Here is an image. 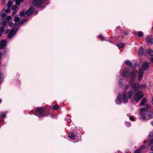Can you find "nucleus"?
<instances>
[{"label":"nucleus","instance_id":"31","mask_svg":"<svg viewBox=\"0 0 153 153\" xmlns=\"http://www.w3.org/2000/svg\"><path fill=\"white\" fill-rule=\"evenodd\" d=\"M99 37L101 39V40L102 41H103L104 40V37L102 36L101 35H99Z\"/></svg>","mask_w":153,"mask_h":153},{"label":"nucleus","instance_id":"42","mask_svg":"<svg viewBox=\"0 0 153 153\" xmlns=\"http://www.w3.org/2000/svg\"><path fill=\"white\" fill-rule=\"evenodd\" d=\"M13 25V23H10V27H11V26H12V25Z\"/></svg>","mask_w":153,"mask_h":153},{"label":"nucleus","instance_id":"15","mask_svg":"<svg viewBox=\"0 0 153 153\" xmlns=\"http://www.w3.org/2000/svg\"><path fill=\"white\" fill-rule=\"evenodd\" d=\"M121 95V94H119V96H118L117 99L116 100V102L118 104H120L121 103V101L120 99V97Z\"/></svg>","mask_w":153,"mask_h":153},{"label":"nucleus","instance_id":"43","mask_svg":"<svg viewBox=\"0 0 153 153\" xmlns=\"http://www.w3.org/2000/svg\"><path fill=\"white\" fill-rule=\"evenodd\" d=\"M6 14L5 13L3 15H1V16L3 17L6 16Z\"/></svg>","mask_w":153,"mask_h":153},{"label":"nucleus","instance_id":"9","mask_svg":"<svg viewBox=\"0 0 153 153\" xmlns=\"http://www.w3.org/2000/svg\"><path fill=\"white\" fill-rule=\"evenodd\" d=\"M143 74V71L141 69H139L137 75V78L138 80L140 81L142 79Z\"/></svg>","mask_w":153,"mask_h":153},{"label":"nucleus","instance_id":"44","mask_svg":"<svg viewBox=\"0 0 153 153\" xmlns=\"http://www.w3.org/2000/svg\"><path fill=\"white\" fill-rule=\"evenodd\" d=\"M9 31V30L8 29H7L6 31V33H8V32Z\"/></svg>","mask_w":153,"mask_h":153},{"label":"nucleus","instance_id":"40","mask_svg":"<svg viewBox=\"0 0 153 153\" xmlns=\"http://www.w3.org/2000/svg\"><path fill=\"white\" fill-rule=\"evenodd\" d=\"M129 86L128 85H127L126 86L125 89L126 90L129 88Z\"/></svg>","mask_w":153,"mask_h":153},{"label":"nucleus","instance_id":"38","mask_svg":"<svg viewBox=\"0 0 153 153\" xmlns=\"http://www.w3.org/2000/svg\"><path fill=\"white\" fill-rule=\"evenodd\" d=\"M16 11L15 10H14L13 12V15H14L16 13Z\"/></svg>","mask_w":153,"mask_h":153},{"label":"nucleus","instance_id":"32","mask_svg":"<svg viewBox=\"0 0 153 153\" xmlns=\"http://www.w3.org/2000/svg\"><path fill=\"white\" fill-rule=\"evenodd\" d=\"M153 144V139L150 142L149 145L150 146Z\"/></svg>","mask_w":153,"mask_h":153},{"label":"nucleus","instance_id":"7","mask_svg":"<svg viewBox=\"0 0 153 153\" xmlns=\"http://www.w3.org/2000/svg\"><path fill=\"white\" fill-rule=\"evenodd\" d=\"M149 63L146 62L143 63L141 67V68L140 69H141L143 71H144L148 69L149 68Z\"/></svg>","mask_w":153,"mask_h":153},{"label":"nucleus","instance_id":"33","mask_svg":"<svg viewBox=\"0 0 153 153\" xmlns=\"http://www.w3.org/2000/svg\"><path fill=\"white\" fill-rule=\"evenodd\" d=\"M145 148H146V147L144 146H143L141 147L140 149L142 151L143 150L145 149Z\"/></svg>","mask_w":153,"mask_h":153},{"label":"nucleus","instance_id":"13","mask_svg":"<svg viewBox=\"0 0 153 153\" xmlns=\"http://www.w3.org/2000/svg\"><path fill=\"white\" fill-rule=\"evenodd\" d=\"M132 89L134 91L138 90L140 88V86L138 83H136L132 85Z\"/></svg>","mask_w":153,"mask_h":153},{"label":"nucleus","instance_id":"53","mask_svg":"<svg viewBox=\"0 0 153 153\" xmlns=\"http://www.w3.org/2000/svg\"><path fill=\"white\" fill-rule=\"evenodd\" d=\"M129 126H130V123H129Z\"/></svg>","mask_w":153,"mask_h":153},{"label":"nucleus","instance_id":"6","mask_svg":"<svg viewBox=\"0 0 153 153\" xmlns=\"http://www.w3.org/2000/svg\"><path fill=\"white\" fill-rule=\"evenodd\" d=\"M44 1V0H34L33 1V4L36 7H39Z\"/></svg>","mask_w":153,"mask_h":153},{"label":"nucleus","instance_id":"2","mask_svg":"<svg viewBox=\"0 0 153 153\" xmlns=\"http://www.w3.org/2000/svg\"><path fill=\"white\" fill-rule=\"evenodd\" d=\"M140 111L141 115L140 118L141 120H148L153 118V113L152 112H150L148 114H146L147 112L146 108L140 109Z\"/></svg>","mask_w":153,"mask_h":153},{"label":"nucleus","instance_id":"39","mask_svg":"<svg viewBox=\"0 0 153 153\" xmlns=\"http://www.w3.org/2000/svg\"><path fill=\"white\" fill-rule=\"evenodd\" d=\"M2 0V2L3 3V4H5V0Z\"/></svg>","mask_w":153,"mask_h":153},{"label":"nucleus","instance_id":"50","mask_svg":"<svg viewBox=\"0 0 153 153\" xmlns=\"http://www.w3.org/2000/svg\"><path fill=\"white\" fill-rule=\"evenodd\" d=\"M1 102V100L0 99V103Z\"/></svg>","mask_w":153,"mask_h":153},{"label":"nucleus","instance_id":"5","mask_svg":"<svg viewBox=\"0 0 153 153\" xmlns=\"http://www.w3.org/2000/svg\"><path fill=\"white\" fill-rule=\"evenodd\" d=\"M11 20V17L10 16H8L5 19L3 20L1 24L4 26H5L7 25L10 22Z\"/></svg>","mask_w":153,"mask_h":153},{"label":"nucleus","instance_id":"11","mask_svg":"<svg viewBox=\"0 0 153 153\" xmlns=\"http://www.w3.org/2000/svg\"><path fill=\"white\" fill-rule=\"evenodd\" d=\"M34 10V8L33 7H31L25 12V14L28 16L30 15L33 13Z\"/></svg>","mask_w":153,"mask_h":153},{"label":"nucleus","instance_id":"20","mask_svg":"<svg viewBox=\"0 0 153 153\" xmlns=\"http://www.w3.org/2000/svg\"><path fill=\"white\" fill-rule=\"evenodd\" d=\"M13 4L12 2L11 1H8L7 6L8 8H10L12 5Z\"/></svg>","mask_w":153,"mask_h":153},{"label":"nucleus","instance_id":"23","mask_svg":"<svg viewBox=\"0 0 153 153\" xmlns=\"http://www.w3.org/2000/svg\"><path fill=\"white\" fill-rule=\"evenodd\" d=\"M125 63L127 65H129L130 67L132 65L131 62L129 61H125Z\"/></svg>","mask_w":153,"mask_h":153},{"label":"nucleus","instance_id":"18","mask_svg":"<svg viewBox=\"0 0 153 153\" xmlns=\"http://www.w3.org/2000/svg\"><path fill=\"white\" fill-rule=\"evenodd\" d=\"M146 52L149 53L152 56H153V51L151 50L150 49H148L146 50Z\"/></svg>","mask_w":153,"mask_h":153},{"label":"nucleus","instance_id":"8","mask_svg":"<svg viewBox=\"0 0 153 153\" xmlns=\"http://www.w3.org/2000/svg\"><path fill=\"white\" fill-rule=\"evenodd\" d=\"M7 42L6 40L4 39L0 42V49H2L4 48L6 45Z\"/></svg>","mask_w":153,"mask_h":153},{"label":"nucleus","instance_id":"12","mask_svg":"<svg viewBox=\"0 0 153 153\" xmlns=\"http://www.w3.org/2000/svg\"><path fill=\"white\" fill-rule=\"evenodd\" d=\"M36 112L39 115L42 116L44 111L42 108H36Z\"/></svg>","mask_w":153,"mask_h":153},{"label":"nucleus","instance_id":"30","mask_svg":"<svg viewBox=\"0 0 153 153\" xmlns=\"http://www.w3.org/2000/svg\"><path fill=\"white\" fill-rule=\"evenodd\" d=\"M10 8H9L5 10V12L7 13H8L10 12Z\"/></svg>","mask_w":153,"mask_h":153},{"label":"nucleus","instance_id":"47","mask_svg":"<svg viewBox=\"0 0 153 153\" xmlns=\"http://www.w3.org/2000/svg\"><path fill=\"white\" fill-rule=\"evenodd\" d=\"M151 149L152 151H153V146L151 147Z\"/></svg>","mask_w":153,"mask_h":153},{"label":"nucleus","instance_id":"10","mask_svg":"<svg viewBox=\"0 0 153 153\" xmlns=\"http://www.w3.org/2000/svg\"><path fill=\"white\" fill-rule=\"evenodd\" d=\"M123 100L124 103H126L128 102V98L127 96V93L126 91H124L123 93Z\"/></svg>","mask_w":153,"mask_h":153},{"label":"nucleus","instance_id":"4","mask_svg":"<svg viewBox=\"0 0 153 153\" xmlns=\"http://www.w3.org/2000/svg\"><path fill=\"white\" fill-rule=\"evenodd\" d=\"M136 74L137 71H133L129 73L128 70H124L122 73L123 77H126L129 76L132 79H134L136 78Z\"/></svg>","mask_w":153,"mask_h":153},{"label":"nucleus","instance_id":"35","mask_svg":"<svg viewBox=\"0 0 153 153\" xmlns=\"http://www.w3.org/2000/svg\"><path fill=\"white\" fill-rule=\"evenodd\" d=\"M129 119L131 120L134 121V118L131 116L129 117Z\"/></svg>","mask_w":153,"mask_h":153},{"label":"nucleus","instance_id":"51","mask_svg":"<svg viewBox=\"0 0 153 153\" xmlns=\"http://www.w3.org/2000/svg\"><path fill=\"white\" fill-rule=\"evenodd\" d=\"M152 125L153 126V121L152 122Z\"/></svg>","mask_w":153,"mask_h":153},{"label":"nucleus","instance_id":"28","mask_svg":"<svg viewBox=\"0 0 153 153\" xmlns=\"http://www.w3.org/2000/svg\"><path fill=\"white\" fill-rule=\"evenodd\" d=\"M142 151L140 149H137L135 152V153H141Z\"/></svg>","mask_w":153,"mask_h":153},{"label":"nucleus","instance_id":"54","mask_svg":"<svg viewBox=\"0 0 153 153\" xmlns=\"http://www.w3.org/2000/svg\"><path fill=\"white\" fill-rule=\"evenodd\" d=\"M45 0H44V1Z\"/></svg>","mask_w":153,"mask_h":153},{"label":"nucleus","instance_id":"21","mask_svg":"<svg viewBox=\"0 0 153 153\" xmlns=\"http://www.w3.org/2000/svg\"><path fill=\"white\" fill-rule=\"evenodd\" d=\"M117 46L118 48H123L125 46L122 43L118 44L117 45Z\"/></svg>","mask_w":153,"mask_h":153},{"label":"nucleus","instance_id":"41","mask_svg":"<svg viewBox=\"0 0 153 153\" xmlns=\"http://www.w3.org/2000/svg\"><path fill=\"white\" fill-rule=\"evenodd\" d=\"M146 87V85H142V87L143 88H145Z\"/></svg>","mask_w":153,"mask_h":153},{"label":"nucleus","instance_id":"36","mask_svg":"<svg viewBox=\"0 0 153 153\" xmlns=\"http://www.w3.org/2000/svg\"><path fill=\"white\" fill-rule=\"evenodd\" d=\"M3 80V78L1 76V75L0 73V82H1Z\"/></svg>","mask_w":153,"mask_h":153},{"label":"nucleus","instance_id":"17","mask_svg":"<svg viewBox=\"0 0 153 153\" xmlns=\"http://www.w3.org/2000/svg\"><path fill=\"white\" fill-rule=\"evenodd\" d=\"M68 137L71 139H73L75 138V136L74 134L72 133H70L69 134Z\"/></svg>","mask_w":153,"mask_h":153},{"label":"nucleus","instance_id":"27","mask_svg":"<svg viewBox=\"0 0 153 153\" xmlns=\"http://www.w3.org/2000/svg\"><path fill=\"white\" fill-rule=\"evenodd\" d=\"M6 113L5 112L1 113V117L2 118H4L5 117Z\"/></svg>","mask_w":153,"mask_h":153},{"label":"nucleus","instance_id":"48","mask_svg":"<svg viewBox=\"0 0 153 153\" xmlns=\"http://www.w3.org/2000/svg\"><path fill=\"white\" fill-rule=\"evenodd\" d=\"M152 103L153 105V97H152Z\"/></svg>","mask_w":153,"mask_h":153},{"label":"nucleus","instance_id":"3","mask_svg":"<svg viewBox=\"0 0 153 153\" xmlns=\"http://www.w3.org/2000/svg\"><path fill=\"white\" fill-rule=\"evenodd\" d=\"M15 22L14 25H13V28H14L15 26H18L21 24L22 22V20H21L19 17L18 16H16L14 19ZM16 33V31L14 28L13 30H11L9 32L8 37L10 39Z\"/></svg>","mask_w":153,"mask_h":153},{"label":"nucleus","instance_id":"52","mask_svg":"<svg viewBox=\"0 0 153 153\" xmlns=\"http://www.w3.org/2000/svg\"><path fill=\"white\" fill-rule=\"evenodd\" d=\"M119 85L120 86H121V85L120 84V83H119Z\"/></svg>","mask_w":153,"mask_h":153},{"label":"nucleus","instance_id":"49","mask_svg":"<svg viewBox=\"0 0 153 153\" xmlns=\"http://www.w3.org/2000/svg\"><path fill=\"white\" fill-rule=\"evenodd\" d=\"M2 35V33L0 32V37Z\"/></svg>","mask_w":153,"mask_h":153},{"label":"nucleus","instance_id":"25","mask_svg":"<svg viewBox=\"0 0 153 153\" xmlns=\"http://www.w3.org/2000/svg\"><path fill=\"white\" fill-rule=\"evenodd\" d=\"M58 108V106L57 105H56L55 106H54L53 107V109L54 110H56Z\"/></svg>","mask_w":153,"mask_h":153},{"label":"nucleus","instance_id":"29","mask_svg":"<svg viewBox=\"0 0 153 153\" xmlns=\"http://www.w3.org/2000/svg\"><path fill=\"white\" fill-rule=\"evenodd\" d=\"M17 7V6L16 5H13L12 7V9L13 10H16Z\"/></svg>","mask_w":153,"mask_h":153},{"label":"nucleus","instance_id":"34","mask_svg":"<svg viewBox=\"0 0 153 153\" xmlns=\"http://www.w3.org/2000/svg\"><path fill=\"white\" fill-rule=\"evenodd\" d=\"M24 14V13L23 11L20 12V15L21 16H22Z\"/></svg>","mask_w":153,"mask_h":153},{"label":"nucleus","instance_id":"19","mask_svg":"<svg viewBox=\"0 0 153 153\" xmlns=\"http://www.w3.org/2000/svg\"><path fill=\"white\" fill-rule=\"evenodd\" d=\"M146 102V99L145 98H143L140 102L141 105H144L145 103Z\"/></svg>","mask_w":153,"mask_h":153},{"label":"nucleus","instance_id":"45","mask_svg":"<svg viewBox=\"0 0 153 153\" xmlns=\"http://www.w3.org/2000/svg\"><path fill=\"white\" fill-rule=\"evenodd\" d=\"M133 80H131L130 82V83L131 84L132 83H133Z\"/></svg>","mask_w":153,"mask_h":153},{"label":"nucleus","instance_id":"14","mask_svg":"<svg viewBox=\"0 0 153 153\" xmlns=\"http://www.w3.org/2000/svg\"><path fill=\"white\" fill-rule=\"evenodd\" d=\"M146 40L148 43H150L151 44L153 43V38H151L149 36L147 37Z\"/></svg>","mask_w":153,"mask_h":153},{"label":"nucleus","instance_id":"37","mask_svg":"<svg viewBox=\"0 0 153 153\" xmlns=\"http://www.w3.org/2000/svg\"><path fill=\"white\" fill-rule=\"evenodd\" d=\"M153 136V132H151L149 135V137H152Z\"/></svg>","mask_w":153,"mask_h":153},{"label":"nucleus","instance_id":"26","mask_svg":"<svg viewBox=\"0 0 153 153\" xmlns=\"http://www.w3.org/2000/svg\"><path fill=\"white\" fill-rule=\"evenodd\" d=\"M4 27H5V26H4L3 25V26H1V27L0 29V32L2 33L3 32H4Z\"/></svg>","mask_w":153,"mask_h":153},{"label":"nucleus","instance_id":"16","mask_svg":"<svg viewBox=\"0 0 153 153\" xmlns=\"http://www.w3.org/2000/svg\"><path fill=\"white\" fill-rule=\"evenodd\" d=\"M144 49H143L142 47H141L139 51L138 52V54L139 56L142 55L143 54V53Z\"/></svg>","mask_w":153,"mask_h":153},{"label":"nucleus","instance_id":"1","mask_svg":"<svg viewBox=\"0 0 153 153\" xmlns=\"http://www.w3.org/2000/svg\"><path fill=\"white\" fill-rule=\"evenodd\" d=\"M143 94L141 91H139L136 92L134 94L133 93V92L131 91H130L128 92L129 98L130 99L133 98L136 102H138L143 97Z\"/></svg>","mask_w":153,"mask_h":153},{"label":"nucleus","instance_id":"24","mask_svg":"<svg viewBox=\"0 0 153 153\" xmlns=\"http://www.w3.org/2000/svg\"><path fill=\"white\" fill-rule=\"evenodd\" d=\"M138 34L139 37H141L143 36V34L142 32L140 31L138 32Z\"/></svg>","mask_w":153,"mask_h":153},{"label":"nucleus","instance_id":"22","mask_svg":"<svg viewBox=\"0 0 153 153\" xmlns=\"http://www.w3.org/2000/svg\"><path fill=\"white\" fill-rule=\"evenodd\" d=\"M23 1V0H16V3L17 5H19L21 2H22Z\"/></svg>","mask_w":153,"mask_h":153},{"label":"nucleus","instance_id":"46","mask_svg":"<svg viewBox=\"0 0 153 153\" xmlns=\"http://www.w3.org/2000/svg\"><path fill=\"white\" fill-rule=\"evenodd\" d=\"M151 61L153 62V58H152L151 59Z\"/></svg>","mask_w":153,"mask_h":153}]
</instances>
